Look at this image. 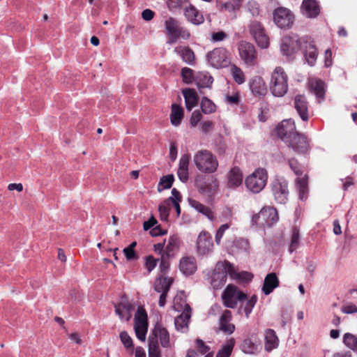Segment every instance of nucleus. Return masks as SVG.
Here are the masks:
<instances>
[{"label":"nucleus","instance_id":"f257e3e1","mask_svg":"<svg viewBox=\"0 0 357 357\" xmlns=\"http://www.w3.org/2000/svg\"><path fill=\"white\" fill-rule=\"evenodd\" d=\"M163 24L168 44H174L179 40H188L191 37L189 29L182 26L180 21L176 17H166Z\"/></svg>","mask_w":357,"mask_h":357},{"label":"nucleus","instance_id":"f03ea898","mask_svg":"<svg viewBox=\"0 0 357 357\" xmlns=\"http://www.w3.org/2000/svg\"><path fill=\"white\" fill-rule=\"evenodd\" d=\"M193 162L199 171L205 174H213L218 168V160L213 153L207 149L197 151Z\"/></svg>","mask_w":357,"mask_h":357},{"label":"nucleus","instance_id":"7ed1b4c3","mask_svg":"<svg viewBox=\"0 0 357 357\" xmlns=\"http://www.w3.org/2000/svg\"><path fill=\"white\" fill-rule=\"evenodd\" d=\"M236 277L237 272L234 265L227 260L218 261L211 277V285L215 289L222 287L227 280V275Z\"/></svg>","mask_w":357,"mask_h":357},{"label":"nucleus","instance_id":"20e7f679","mask_svg":"<svg viewBox=\"0 0 357 357\" xmlns=\"http://www.w3.org/2000/svg\"><path fill=\"white\" fill-rule=\"evenodd\" d=\"M289 77L284 68L276 67L272 72L269 82V89L275 97H282L288 91Z\"/></svg>","mask_w":357,"mask_h":357},{"label":"nucleus","instance_id":"39448f33","mask_svg":"<svg viewBox=\"0 0 357 357\" xmlns=\"http://www.w3.org/2000/svg\"><path fill=\"white\" fill-rule=\"evenodd\" d=\"M267 181L268 172L266 169L257 168L245 178V183L250 191L258 193L265 188Z\"/></svg>","mask_w":357,"mask_h":357},{"label":"nucleus","instance_id":"423d86ee","mask_svg":"<svg viewBox=\"0 0 357 357\" xmlns=\"http://www.w3.org/2000/svg\"><path fill=\"white\" fill-rule=\"evenodd\" d=\"M247 298V295L234 284H228L222 294L224 306L231 309L236 308L238 302L243 303Z\"/></svg>","mask_w":357,"mask_h":357},{"label":"nucleus","instance_id":"0eeeda50","mask_svg":"<svg viewBox=\"0 0 357 357\" xmlns=\"http://www.w3.org/2000/svg\"><path fill=\"white\" fill-rule=\"evenodd\" d=\"M271 193L278 204H285L289 195L288 181L282 177L275 178L271 183Z\"/></svg>","mask_w":357,"mask_h":357},{"label":"nucleus","instance_id":"6e6552de","mask_svg":"<svg viewBox=\"0 0 357 357\" xmlns=\"http://www.w3.org/2000/svg\"><path fill=\"white\" fill-rule=\"evenodd\" d=\"M206 58L210 65L215 68H225L230 64L229 53L224 47H218L210 51Z\"/></svg>","mask_w":357,"mask_h":357},{"label":"nucleus","instance_id":"1a4fd4ad","mask_svg":"<svg viewBox=\"0 0 357 357\" xmlns=\"http://www.w3.org/2000/svg\"><path fill=\"white\" fill-rule=\"evenodd\" d=\"M279 219L277 210L271 206L264 207L259 213L252 217V222L261 226L271 227Z\"/></svg>","mask_w":357,"mask_h":357},{"label":"nucleus","instance_id":"9d476101","mask_svg":"<svg viewBox=\"0 0 357 357\" xmlns=\"http://www.w3.org/2000/svg\"><path fill=\"white\" fill-rule=\"evenodd\" d=\"M238 50L241 60L248 66H255L257 64V54L253 44L242 40L238 43Z\"/></svg>","mask_w":357,"mask_h":357},{"label":"nucleus","instance_id":"9b49d317","mask_svg":"<svg viewBox=\"0 0 357 357\" xmlns=\"http://www.w3.org/2000/svg\"><path fill=\"white\" fill-rule=\"evenodd\" d=\"M250 35L261 48H267L269 45V38L266 33L263 24L257 20H252L248 25Z\"/></svg>","mask_w":357,"mask_h":357},{"label":"nucleus","instance_id":"f8f14e48","mask_svg":"<svg viewBox=\"0 0 357 357\" xmlns=\"http://www.w3.org/2000/svg\"><path fill=\"white\" fill-rule=\"evenodd\" d=\"M298 36L294 34L284 36L282 39L280 50L283 55L290 56L296 53L303 45Z\"/></svg>","mask_w":357,"mask_h":357},{"label":"nucleus","instance_id":"ddd939ff","mask_svg":"<svg viewBox=\"0 0 357 357\" xmlns=\"http://www.w3.org/2000/svg\"><path fill=\"white\" fill-rule=\"evenodd\" d=\"M293 13L286 8H278L273 12V20L275 24L281 29L290 28L294 23Z\"/></svg>","mask_w":357,"mask_h":357},{"label":"nucleus","instance_id":"4468645a","mask_svg":"<svg viewBox=\"0 0 357 357\" xmlns=\"http://www.w3.org/2000/svg\"><path fill=\"white\" fill-rule=\"evenodd\" d=\"M197 253L204 256L213 252V243L211 235L206 231H202L196 241Z\"/></svg>","mask_w":357,"mask_h":357},{"label":"nucleus","instance_id":"2eb2a0df","mask_svg":"<svg viewBox=\"0 0 357 357\" xmlns=\"http://www.w3.org/2000/svg\"><path fill=\"white\" fill-rule=\"evenodd\" d=\"M242 351L246 354H257L261 349L260 340L257 336V333H252L249 337L245 338L241 345Z\"/></svg>","mask_w":357,"mask_h":357},{"label":"nucleus","instance_id":"dca6fc26","mask_svg":"<svg viewBox=\"0 0 357 357\" xmlns=\"http://www.w3.org/2000/svg\"><path fill=\"white\" fill-rule=\"evenodd\" d=\"M278 136L285 143L296 132L294 121L291 119L282 121L276 128Z\"/></svg>","mask_w":357,"mask_h":357},{"label":"nucleus","instance_id":"f3484780","mask_svg":"<svg viewBox=\"0 0 357 357\" xmlns=\"http://www.w3.org/2000/svg\"><path fill=\"white\" fill-rule=\"evenodd\" d=\"M289 147L297 153H304L307 152L309 147L307 137L296 132L286 143Z\"/></svg>","mask_w":357,"mask_h":357},{"label":"nucleus","instance_id":"a211bd4d","mask_svg":"<svg viewBox=\"0 0 357 357\" xmlns=\"http://www.w3.org/2000/svg\"><path fill=\"white\" fill-rule=\"evenodd\" d=\"M294 108L301 119L304 121L309 119V103L304 95L298 94L294 98Z\"/></svg>","mask_w":357,"mask_h":357},{"label":"nucleus","instance_id":"6ab92c4d","mask_svg":"<svg viewBox=\"0 0 357 357\" xmlns=\"http://www.w3.org/2000/svg\"><path fill=\"white\" fill-rule=\"evenodd\" d=\"M303 43L305 58L309 65L314 66L318 56L317 49L314 42L309 38H303Z\"/></svg>","mask_w":357,"mask_h":357},{"label":"nucleus","instance_id":"aec40b11","mask_svg":"<svg viewBox=\"0 0 357 357\" xmlns=\"http://www.w3.org/2000/svg\"><path fill=\"white\" fill-rule=\"evenodd\" d=\"M151 338H158L160 340L161 346L164 348H168L170 347L169 342V334L167 330L162 326L160 324H157L152 331L151 335L149 337V340Z\"/></svg>","mask_w":357,"mask_h":357},{"label":"nucleus","instance_id":"412c9836","mask_svg":"<svg viewBox=\"0 0 357 357\" xmlns=\"http://www.w3.org/2000/svg\"><path fill=\"white\" fill-rule=\"evenodd\" d=\"M232 319V313L229 310H225L219 319V329L225 334H232L236 326L234 324L231 323Z\"/></svg>","mask_w":357,"mask_h":357},{"label":"nucleus","instance_id":"4be33fe9","mask_svg":"<svg viewBox=\"0 0 357 357\" xmlns=\"http://www.w3.org/2000/svg\"><path fill=\"white\" fill-rule=\"evenodd\" d=\"M114 307L115 312L121 319L130 320L132 317L131 312L134 307L126 297H122L120 303L115 305Z\"/></svg>","mask_w":357,"mask_h":357},{"label":"nucleus","instance_id":"5701e85b","mask_svg":"<svg viewBox=\"0 0 357 357\" xmlns=\"http://www.w3.org/2000/svg\"><path fill=\"white\" fill-rule=\"evenodd\" d=\"M183 13L187 20L195 25H199L204 22L203 15L192 4L185 7Z\"/></svg>","mask_w":357,"mask_h":357},{"label":"nucleus","instance_id":"b1692460","mask_svg":"<svg viewBox=\"0 0 357 357\" xmlns=\"http://www.w3.org/2000/svg\"><path fill=\"white\" fill-rule=\"evenodd\" d=\"M250 89L256 97H262L266 94L267 88L264 79L260 76L254 77L250 82Z\"/></svg>","mask_w":357,"mask_h":357},{"label":"nucleus","instance_id":"393cba45","mask_svg":"<svg viewBox=\"0 0 357 357\" xmlns=\"http://www.w3.org/2000/svg\"><path fill=\"white\" fill-rule=\"evenodd\" d=\"M174 52L179 55L182 61L190 66L196 63V56L194 51L188 46H178L174 48Z\"/></svg>","mask_w":357,"mask_h":357},{"label":"nucleus","instance_id":"a878e982","mask_svg":"<svg viewBox=\"0 0 357 357\" xmlns=\"http://www.w3.org/2000/svg\"><path fill=\"white\" fill-rule=\"evenodd\" d=\"M301 8L303 14L310 18L316 17L320 13V7L316 0H303Z\"/></svg>","mask_w":357,"mask_h":357},{"label":"nucleus","instance_id":"bb28decb","mask_svg":"<svg viewBox=\"0 0 357 357\" xmlns=\"http://www.w3.org/2000/svg\"><path fill=\"white\" fill-rule=\"evenodd\" d=\"M197 268V261L194 257L186 256L180 259L179 269L184 275H192Z\"/></svg>","mask_w":357,"mask_h":357},{"label":"nucleus","instance_id":"cd10ccee","mask_svg":"<svg viewBox=\"0 0 357 357\" xmlns=\"http://www.w3.org/2000/svg\"><path fill=\"white\" fill-rule=\"evenodd\" d=\"M190 155L186 153L181 155L178 169L177 171V175L180 181L183 183H185L188 180V166L190 162Z\"/></svg>","mask_w":357,"mask_h":357},{"label":"nucleus","instance_id":"c85d7f7f","mask_svg":"<svg viewBox=\"0 0 357 357\" xmlns=\"http://www.w3.org/2000/svg\"><path fill=\"white\" fill-rule=\"evenodd\" d=\"M280 281L276 273H268L264 278L262 291L265 295H268L274 290V289L278 287Z\"/></svg>","mask_w":357,"mask_h":357},{"label":"nucleus","instance_id":"c756f323","mask_svg":"<svg viewBox=\"0 0 357 357\" xmlns=\"http://www.w3.org/2000/svg\"><path fill=\"white\" fill-rule=\"evenodd\" d=\"M243 174L238 167L231 168L227 174V185L229 188H236L242 184Z\"/></svg>","mask_w":357,"mask_h":357},{"label":"nucleus","instance_id":"7c9ffc66","mask_svg":"<svg viewBox=\"0 0 357 357\" xmlns=\"http://www.w3.org/2000/svg\"><path fill=\"white\" fill-rule=\"evenodd\" d=\"M173 307L177 312H191V307L189 304L187 303L186 296L184 292L178 293L173 301Z\"/></svg>","mask_w":357,"mask_h":357},{"label":"nucleus","instance_id":"2f4dec72","mask_svg":"<svg viewBox=\"0 0 357 357\" xmlns=\"http://www.w3.org/2000/svg\"><path fill=\"white\" fill-rule=\"evenodd\" d=\"M264 348L268 352L277 348L279 344V340L275 332L273 329H267L264 333Z\"/></svg>","mask_w":357,"mask_h":357},{"label":"nucleus","instance_id":"473e14b6","mask_svg":"<svg viewBox=\"0 0 357 357\" xmlns=\"http://www.w3.org/2000/svg\"><path fill=\"white\" fill-rule=\"evenodd\" d=\"M242 2L243 0H228L227 1L220 0L217 1L216 6L220 11L234 12L241 8Z\"/></svg>","mask_w":357,"mask_h":357},{"label":"nucleus","instance_id":"72a5a7b5","mask_svg":"<svg viewBox=\"0 0 357 357\" xmlns=\"http://www.w3.org/2000/svg\"><path fill=\"white\" fill-rule=\"evenodd\" d=\"M181 244V239L178 235H172L169 240L167 245L165 248L164 255L174 257L176 252L178 250Z\"/></svg>","mask_w":357,"mask_h":357},{"label":"nucleus","instance_id":"f704fd0d","mask_svg":"<svg viewBox=\"0 0 357 357\" xmlns=\"http://www.w3.org/2000/svg\"><path fill=\"white\" fill-rule=\"evenodd\" d=\"M183 95L185 98V106L188 110H191L198 104V96L193 89H185L183 90Z\"/></svg>","mask_w":357,"mask_h":357},{"label":"nucleus","instance_id":"c9c22d12","mask_svg":"<svg viewBox=\"0 0 357 357\" xmlns=\"http://www.w3.org/2000/svg\"><path fill=\"white\" fill-rule=\"evenodd\" d=\"M324 82L318 79H312L309 82V88L318 98L324 99L325 95Z\"/></svg>","mask_w":357,"mask_h":357},{"label":"nucleus","instance_id":"e433bc0d","mask_svg":"<svg viewBox=\"0 0 357 357\" xmlns=\"http://www.w3.org/2000/svg\"><path fill=\"white\" fill-rule=\"evenodd\" d=\"M173 281L172 278L160 276L155 281L154 289L158 293L169 291Z\"/></svg>","mask_w":357,"mask_h":357},{"label":"nucleus","instance_id":"4c0bfd02","mask_svg":"<svg viewBox=\"0 0 357 357\" xmlns=\"http://www.w3.org/2000/svg\"><path fill=\"white\" fill-rule=\"evenodd\" d=\"M189 204L193 208L206 216L210 220H215L213 213L209 207L193 199H189Z\"/></svg>","mask_w":357,"mask_h":357},{"label":"nucleus","instance_id":"58836bf2","mask_svg":"<svg viewBox=\"0 0 357 357\" xmlns=\"http://www.w3.org/2000/svg\"><path fill=\"white\" fill-rule=\"evenodd\" d=\"M183 117V109L176 104L172 105V112L170 114L171 123L174 126H178L181 124Z\"/></svg>","mask_w":357,"mask_h":357},{"label":"nucleus","instance_id":"ea45409f","mask_svg":"<svg viewBox=\"0 0 357 357\" xmlns=\"http://www.w3.org/2000/svg\"><path fill=\"white\" fill-rule=\"evenodd\" d=\"M236 341L234 337L227 340L225 344L218 352L216 357H229L235 346Z\"/></svg>","mask_w":357,"mask_h":357},{"label":"nucleus","instance_id":"a19ab883","mask_svg":"<svg viewBox=\"0 0 357 357\" xmlns=\"http://www.w3.org/2000/svg\"><path fill=\"white\" fill-rule=\"evenodd\" d=\"M196 82L199 88L210 87L213 82V78L208 73H200L196 77Z\"/></svg>","mask_w":357,"mask_h":357},{"label":"nucleus","instance_id":"79ce46f5","mask_svg":"<svg viewBox=\"0 0 357 357\" xmlns=\"http://www.w3.org/2000/svg\"><path fill=\"white\" fill-rule=\"evenodd\" d=\"M230 72L233 77L234 80L238 84H242L245 81V77L243 70L236 66L235 64H232L230 66Z\"/></svg>","mask_w":357,"mask_h":357},{"label":"nucleus","instance_id":"37998d69","mask_svg":"<svg viewBox=\"0 0 357 357\" xmlns=\"http://www.w3.org/2000/svg\"><path fill=\"white\" fill-rule=\"evenodd\" d=\"M135 324L149 326L147 313L143 307H139L137 310Z\"/></svg>","mask_w":357,"mask_h":357},{"label":"nucleus","instance_id":"c03bdc74","mask_svg":"<svg viewBox=\"0 0 357 357\" xmlns=\"http://www.w3.org/2000/svg\"><path fill=\"white\" fill-rule=\"evenodd\" d=\"M191 317V312H182L175 319V326L177 329H183L188 326V324Z\"/></svg>","mask_w":357,"mask_h":357},{"label":"nucleus","instance_id":"a18cd8bd","mask_svg":"<svg viewBox=\"0 0 357 357\" xmlns=\"http://www.w3.org/2000/svg\"><path fill=\"white\" fill-rule=\"evenodd\" d=\"M149 357H161L158 342L155 338H151L149 341Z\"/></svg>","mask_w":357,"mask_h":357},{"label":"nucleus","instance_id":"49530a36","mask_svg":"<svg viewBox=\"0 0 357 357\" xmlns=\"http://www.w3.org/2000/svg\"><path fill=\"white\" fill-rule=\"evenodd\" d=\"M300 232L296 227L292 228V234L291 238V243L289 250L290 252L295 251L299 245Z\"/></svg>","mask_w":357,"mask_h":357},{"label":"nucleus","instance_id":"de8ad7c7","mask_svg":"<svg viewBox=\"0 0 357 357\" xmlns=\"http://www.w3.org/2000/svg\"><path fill=\"white\" fill-rule=\"evenodd\" d=\"M171 209L170 202H169V198L167 199L159 206V212L160 219L163 221H167L168 217L169 215V211Z\"/></svg>","mask_w":357,"mask_h":357},{"label":"nucleus","instance_id":"09e8293b","mask_svg":"<svg viewBox=\"0 0 357 357\" xmlns=\"http://www.w3.org/2000/svg\"><path fill=\"white\" fill-rule=\"evenodd\" d=\"M343 342L349 349L357 351V337L351 333H347L344 335Z\"/></svg>","mask_w":357,"mask_h":357},{"label":"nucleus","instance_id":"8fccbe9b","mask_svg":"<svg viewBox=\"0 0 357 357\" xmlns=\"http://www.w3.org/2000/svg\"><path fill=\"white\" fill-rule=\"evenodd\" d=\"M201 109L204 114H211L215 111V105L208 98L204 97L201 101Z\"/></svg>","mask_w":357,"mask_h":357},{"label":"nucleus","instance_id":"3c124183","mask_svg":"<svg viewBox=\"0 0 357 357\" xmlns=\"http://www.w3.org/2000/svg\"><path fill=\"white\" fill-rule=\"evenodd\" d=\"M174 181V177L173 174H169L167 176H163L160 178V183L158 185V190L160 191V186H162V190L169 189L172 187Z\"/></svg>","mask_w":357,"mask_h":357},{"label":"nucleus","instance_id":"603ef678","mask_svg":"<svg viewBox=\"0 0 357 357\" xmlns=\"http://www.w3.org/2000/svg\"><path fill=\"white\" fill-rule=\"evenodd\" d=\"M171 257V256H168L164 254H162V255L160 256L159 268L162 275H165L169 269V259Z\"/></svg>","mask_w":357,"mask_h":357},{"label":"nucleus","instance_id":"864d4df0","mask_svg":"<svg viewBox=\"0 0 357 357\" xmlns=\"http://www.w3.org/2000/svg\"><path fill=\"white\" fill-rule=\"evenodd\" d=\"M134 328L137 337L141 341H144L148 331V326L135 324Z\"/></svg>","mask_w":357,"mask_h":357},{"label":"nucleus","instance_id":"5fc2aeb1","mask_svg":"<svg viewBox=\"0 0 357 357\" xmlns=\"http://www.w3.org/2000/svg\"><path fill=\"white\" fill-rule=\"evenodd\" d=\"M181 77L183 81L186 84H190L192 82L194 77H193V70L188 67H184L181 69Z\"/></svg>","mask_w":357,"mask_h":357},{"label":"nucleus","instance_id":"6e6d98bb","mask_svg":"<svg viewBox=\"0 0 357 357\" xmlns=\"http://www.w3.org/2000/svg\"><path fill=\"white\" fill-rule=\"evenodd\" d=\"M245 301L246 303L245 305L244 306V312L245 316L248 317L250 314L252 312V308L254 307L257 303V297L256 295H253L250 298V299H246Z\"/></svg>","mask_w":357,"mask_h":357},{"label":"nucleus","instance_id":"4d7b16f0","mask_svg":"<svg viewBox=\"0 0 357 357\" xmlns=\"http://www.w3.org/2000/svg\"><path fill=\"white\" fill-rule=\"evenodd\" d=\"M158 261V259H155L152 255H149L145 257V267L149 273L155 268Z\"/></svg>","mask_w":357,"mask_h":357},{"label":"nucleus","instance_id":"13d9d810","mask_svg":"<svg viewBox=\"0 0 357 357\" xmlns=\"http://www.w3.org/2000/svg\"><path fill=\"white\" fill-rule=\"evenodd\" d=\"M236 247L239 251L245 253H248L250 248L249 241L245 238H239L237 240Z\"/></svg>","mask_w":357,"mask_h":357},{"label":"nucleus","instance_id":"bf43d9fd","mask_svg":"<svg viewBox=\"0 0 357 357\" xmlns=\"http://www.w3.org/2000/svg\"><path fill=\"white\" fill-rule=\"evenodd\" d=\"M289 165L290 168L296 175H302L303 174V167L298 162L297 160L294 158H291L289 160Z\"/></svg>","mask_w":357,"mask_h":357},{"label":"nucleus","instance_id":"052dcab7","mask_svg":"<svg viewBox=\"0 0 357 357\" xmlns=\"http://www.w3.org/2000/svg\"><path fill=\"white\" fill-rule=\"evenodd\" d=\"M229 224H223L216 231L215 236V241L218 245L220 244L221 240L224 236V234L227 229L229 228Z\"/></svg>","mask_w":357,"mask_h":357},{"label":"nucleus","instance_id":"680f3d73","mask_svg":"<svg viewBox=\"0 0 357 357\" xmlns=\"http://www.w3.org/2000/svg\"><path fill=\"white\" fill-rule=\"evenodd\" d=\"M120 339L127 349L133 347L132 340L126 331H122L120 333Z\"/></svg>","mask_w":357,"mask_h":357},{"label":"nucleus","instance_id":"e2e57ef3","mask_svg":"<svg viewBox=\"0 0 357 357\" xmlns=\"http://www.w3.org/2000/svg\"><path fill=\"white\" fill-rule=\"evenodd\" d=\"M247 7L252 16H258L259 15L260 9L257 2L255 1H248Z\"/></svg>","mask_w":357,"mask_h":357},{"label":"nucleus","instance_id":"0e129e2a","mask_svg":"<svg viewBox=\"0 0 357 357\" xmlns=\"http://www.w3.org/2000/svg\"><path fill=\"white\" fill-rule=\"evenodd\" d=\"M202 115L199 110H195L190 119V124L192 127H195L201 121Z\"/></svg>","mask_w":357,"mask_h":357},{"label":"nucleus","instance_id":"69168bd1","mask_svg":"<svg viewBox=\"0 0 357 357\" xmlns=\"http://www.w3.org/2000/svg\"><path fill=\"white\" fill-rule=\"evenodd\" d=\"M195 343H196V347H197L198 351L202 354H204L207 353L210 349V347L208 346H207L204 343V342L200 339H197Z\"/></svg>","mask_w":357,"mask_h":357},{"label":"nucleus","instance_id":"338daca9","mask_svg":"<svg viewBox=\"0 0 357 357\" xmlns=\"http://www.w3.org/2000/svg\"><path fill=\"white\" fill-rule=\"evenodd\" d=\"M227 37V34L223 31H220L218 32H214L211 35L212 40L214 42H220L225 40Z\"/></svg>","mask_w":357,"mask_h":357},{"label":"nucleus","instance_id":"774afa93","mask_svg":"<svg viewBox=\"0 0 357 357\" xmlns=\"http://www.w3.org/2000/svg\"><path fill=\"white\" fill-rule=\"evenodd\" d=\"M123 253L128 261L137 259L138 258L135 250L128 248V247L123 249Z\"/></svg>","mask_w":357,"mask_h":357}]
</instances>
